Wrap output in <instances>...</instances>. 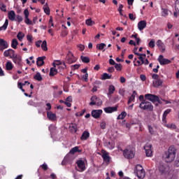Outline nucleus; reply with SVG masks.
<instances>
[{
  "label": "nucleus",
  "instance_id": "obj_51",
  "mask_svg": "<svg viewBox=\"0 0 179 179\" xmlns=\"http://www.w3.org/2000/svg\"><path fill=\"white\" fill-rule=\"evenodd\" d=\"M175 10H176V12H178V13L179 15V0H176V1Z\"/></svg>",
  "mask_w": 179,
  "mask_h": 179
},
{
  "label": "nucleus",
  "instance_id": "obj_52",
  "mask_svg": "<svg viewBox=\"0 0 179 179\" xmlns=\"http://www.w3.org/2000/svg\"><path fill=\"white\" fill-rule=\"evenodd\" d=\"M174 166L175 167H179V155H177V157L175 160Z\"/></svg>",
  "mask_w": 179,
  "mask_h": 179
},
{
  "label": "nucleus",
  "instance_id": "obj_1",
  "mask_svg": "<svg viewBox=\"0 0 179 179\" xmlns=\"http://www.w3.org/2000/svg\"><path fill=\"white\" fill-rule=\"evenodd\" d=\"M177 154V150L174 146L169 148L168 150L164 154V159L166 163H173V160H176V155Z\"/></svg>",
  "mask_w": 179,
  "mask_h": 179
},
{
  "label": "nucleus",
  "instance_id": "obj_4",
  "mask_svg": "<svg viewBox=\"0 0 179 179\" xmlns=\"http://www.w3.org/2000/svg\"><path fill=\"white\" fill-rule=\"evenodd\" d=\"M139 107L141 110H148V111L153 110V105H152V103L147 101H143L140 103Z\"/></svg>",
  "mask_w": 179,
  "mask_h": 179
},
{
  "label": "nucleus",
  "instance_id": "obj_40",
  "mask_svg": "<svg viewBox=\"0 0 179 179\" xmlns=\"http://www.w3.org/2000/svg\"><path fill=\"white\" fill-rule=\"evenodd\" d=\"M41 48L43 51H47L48 48H47V41H43L41 44Z\"/></svg>",
  "mask_w": 179,
  "mask_h": 179
},
{
  "label": "nucleus",
  "instance_id": "obj_24",
  "mask_svg": "<svg viewBox=\"0 0 179 179\" xmlns=\"http://www.w3.org/2000/svg\"><path fill=\"white\" fill-rule=\"evenodd\" d=\"M69 128L70 132H73V134H76V132H78V125L76 124H71Z\"/></svg>",
  "mask_w": 179,
  "mask_h": 179
},
{
  "label": "nucleus",
  "instance_id": "obj_12",
  "mask_svg": "<svg viewBox=\"0 0 179 179\" xmlns=\"http://www.w3.org/2000/svg\"><path fill=\"white\" fill-rule=\"evenodd\" d=\"M156 44L157 45V47L159 48V50L162 52H164V51H166V45H164V43H163V41H162V40L159 39L156 42Z\"/></svg>",
  "mask_w": 179,
  "mask_h": 179
},
{
  "label": "nucleus",
  "instance_id": "obj_55",
  "mask_svg": "<svg viewBox=\"0 0 179 179\" xmlns=\"http://www.w3.org/2000/svg\"><path fill=\"white\" fill-rule=\"evenodd\" d=\"M41 169H43V170H44V171H47V170H48V166L47 165V164L44 163L43 164H42L41 166Z\"/></svg>",
  "mask_w": 179,
  "mask_h": 179
},
{
  "label": "nucleus",
  "instance_id": "obj_56",
  "mask_svg": "<svg viewBox=\"0 0 179 179\" xmlns=\"http://www.w3.org/2000/svg\"><path fill=\"white\" fill-rule=\"evenodd\" d=\"M49 131L50 132H54V131H55V126L51 124L49 126Z\"/></svg>",
  "mask_w": 179,
  "mask_h": 179
},
{
  "label": "nucleus",
  "instance_id": "obj_44",
  "mask_svg": "<svg viewBox=\"0 0 179 179\" xmlns=\"http://www.w3.org/2000/svg\"><path fill=\"white\" fill-rule=\"evenodd\" d=\"M111 78V75H109L107 73H104L102 76V80H106L107 79H110Z\"/></svg>",
  "mask_w": 179,
  "mask_h": 179
},
{
  "label": "nucleus",
  "instance_id": "obj_18",
  "mask_svg": "<svg viewBox=\"0 0 179 179\" xmlns=\"http://www.w3.org/2000/svg\"><path fill=\"white\" fill-rule=\"evenodd\" d=\"M4 57H10L12 58V57L15 56V50L12 49H8L7 50H5L3 52Z\"/></svg>",
  "mask_w": 179,
  "mask_h": 179
},
{
  "label": "nucleus",
  "instance_id": "obj_9",
  "mask_svg": "<svg viewBox=\"0 0 179 179\" xmlns=\"http://www.w3.org/2000/svg\"><path fill=\"white\" fill-rule=\"evenodd\" d=\"M158 61L160 65H169V64L171 63V60H169V59H165L163 55H159Z\"/></svg>",
  "mask_w": 179,
  "mask_h": 179
},
{
  "label": "nucleus",
  "instance_id": "obj_50",
  "mask_svg": "<svg viewBox=\"0 0 179 179\" xmlns=\"http://www.w3.org/2000/svg\"><path fill=\"white\" fill-rule=\"evenodd\" d=\"M15 17L16 18L15 20H16V22H18L19 23H20V22H23L22 16L17 15H15Z\"/></svg>",
  "mask_w": 179,
  "mask_h": 179
},
{
  "label": "nucleus",
  "instance_id": "obj_21",
  "mask_svg": "<svg viewBox=\"0 0 179 179\" xmlns=\"http://www.w3.org/2000/svg\"><path fill=\"white\" fill-rule=\"evenodd\" d=\"M170 113H171V109H167L164 112V114L162 116V122L164 124H166V122H167L166 117H167V115H169V114H170Z\"/></svg>",
  "mask_w": 179,
  "mask_h": 179
},
{
  "label": "nucleus",
  "instance_id": "obj_43",
  "mask_svg": "<svg viewBox=\"0 0 179 179\" xmlns=\"http://www.w3.org/2000/svg\"><path fill=\"white\" fill-rule=\"evenodd\" d=\"M24 37V34H23L22 31H20L17 35V38H18V40L20 41H22V40H23V38Z\"/></svg>",
  "mask_w": 179,
  "mask_h": 179
},
{
  "label": "nucleus",
  "instance_id": "obj_57",
  "mask_svg": "<svg viewBox=\"0 0 179 179\" xmlns=\"http://www.w3.org/2000/svg\"><path fill=\"white\" fill-rule=\"evenodd\" d=\"M77 47L79 48L80 51H83L85 50V45L79 44Z\"/></svg>",
  "mask_w": 179,
  "mask_h": 179
},
{
  "label": "nucleus",
  "instance_id": "obj_48",
  "mask_svg": "<svg viewBox=\"0 0 179 179\" xmlns=\"http://www.w3.org/2000/svg\"><path fill=\"white\" fill-rule=\"evenodd\" d=\"M148 45L150 48H155V46L156 45L155 39H151V41L148 43Z\"/></svg>",
  "mask_w": 179,
  "mask_h": 179
},
{
  "label": "nucleus",
  "instance_id": "obj_25",
  "mask_svg": "<svg viewBox=\"0 0 179 179\" xmlns=\"http://www.w3.org/2000/svg\"><path fill=\"white\" fill-rule=\"evenodd\" d=\"M15 18H16V13H15V11L13 10H10L9 13H8V19L10 20H15Z\"/></svg>",
  "mask_w": 179,
  "mask_h": 179
},
{
  "label": "nucleus",
  "instance_id": "obj_20",
  "mask_svg": "<svg viewBox=\"0 0 179 179\" xmlns=\"http://www.w3.org/2000/svg\"><path fill=\"white\" fill-rule=\"evenodd\" d=\"M44 59H45V56L38 57L36 61L37 66H43L44 65Z\"/></svg>",
  "mask_w": 179,
  "mask_h": 179
},
{
  "label": "nucleus",
  "instance_id": "obj_23",
  "mask_svg": "<svg viewBox=\"0 0 179 179\" xmlns=\"http://www.w3.org/2000/svg\"><path fill=\"white\" fill-rule=\"evenodd\" d=\"M102 159H103V162L105 163H110V155H108V152H105L102 154Z\"/></svg>",
  "mask_w": 179,
  "mask_h": 179
},
{
  "label": "nucleus",
  "instance_id": "obj_39",
  "mask_svg": "<svg viewBox=\"0 0 179 179\" xmlns=\"http://www.w3.org/2000/svg\"><path fill=\"white\" fill-rule=\"evenodd\" d=\"M80 59H81V61L85 62V64H89V62H90V59L87 57L81 56Z\"/></svg>",
  "mask_w": 179,
  "mask_h": 179
},
{
  "label": "nucleus",
  "instance_id": "obj_59",
  "mask_svg": "<svg viewBox=\"0 0 179 179\" xmlns=\"http://www.w3.org/2000/svg\"><path fill=\"white\" fill-rule=\"evenodd\" d=\"M115 71V69H114V67L111 66L109 67L108 69V72H109L110 73H113V72H114Z\"/></svg>",
  "mask_w": 179,
  "mask_h": 179
},
{
  "label": "nucleus",
  "instance_id": "obj_15",
  "mask_svg": "<svg viewBox=\"0 0 179 179\" xmlns=\"http://www.w3.org/2000/svg\"><path fill=\"white\" fill-rule=\"evenodd\" d=\"M8 42L5 40L0 39V51H3L5 49L8 48Z\"/></svg>",
  "mask_w": 179,
  "mask_h": 179
},
{
  "label": "nucleus",
  "instance_id": "obj_13",
  "mask_svg": "<svg viewBox=\"0 0 179 179\" xmlns=\"http://www.w3.org/2000/svg\"><path fill=\"white\" fill-rule=\"evenodd\" d=\"M145 99L147 100H149L150 101H152V103L156 102V100H157V96L152 94H147L145 95Z\"/></svg>",
  "mask_w": 179,
  "mask_h": 179
},
{
  "label": "nucleus",
  "instance_id": "obj_7",
  "mask_svg": "<svg viewBox=\"0 0 179 179\" xmlns=\"http://www.w3.org/2000/svg\"><path fill=\"white\" fill-rule=\"evenodd\" d=\"M65 61L67 64H73V62H76V59L75 58V56H73V53L69 51L65 58Z\"/></svg>",
  "mask_w": 179,
  "mask_h": 179
},
{
  "label": "nucleus",
  "instance_id": "obj_47",
  "mask_svg": "<svg viewBox=\"0 0 179 179\" xmlns=\"http://www.w3.org/2000/svg\"><path fill=\"white\" fill-rule=\"evenodd\" d=\"M162 15L164 17L169 16V10L166 8H162Z\"/></svg>",
  "mask_w": 179,
  "mask_h": 179
},
{
  "label": "nucleus",
  "instance_id": "obj_54",
  "mask_svg": "<svg viewBox=\"0 0 179 179\" xmlns=\"http://www.w3.org/2000/svg\"><path fill=\"white\" fill-rule=\"evenodd\" d=\"M148 130H149V132L151 135H153V134H155V129H153V127L150 125H148Z\"/></svg>",
  "mask_w": 179,
  "mask_h": 179
},
{
  "label": "nucleus",
  "instance_id": "obj_42",
  "mask_svg": "<svg viewBox=\"0 0 179 179\" xmlns=\"http://www.w3.org/2000/svg\"><path fill=\"white\" fill-rule=\"evenodd\" d=\"M76 152H79V147L76 146L73 148L70 151L69 153L71 155H73L74 153H76Z\"/></svg>",
  "mask_w": 179,
  "mask_h": 179
},
{
  "label": "nucleus",
  "instance_id": "obj_22",
  "mask_svg": "<svg viewBox=\"0 0 179 179\" xmlns=\"http://www.w3.org/2000/svg\"><path fill=\"white\" fill-rule=\"evenodd\" d=\"M90 136V133L87 131H83V134L81 135L80 139L81 141H86Z\"/></svg>",
  "mask_w": 179,
  "mask_h": 179
},
{
  "label": "nucleus",
  "instance_id": "obj_38",
  "mask_svg": "<svg viewBox=\"0 0 179 179\" xmlns=\"http://www.w3.org/2000/svg\"><path fill=\"white\" fill-rule=\"evenodd\" d=\"M34 78L36 80H38V82H41V80H43V77H41V74L40 73H36Z\"/></svg>",
  "mask_w": 179,
  "mask_h": 179
},
{
  "label": "nucleus",
  "instance_id": "obj_33",
  "mask_svg": "<svg viewBox=\"0 0 179 179\" xmlns=\"http://www.w3.org/2000/svg\"><path fill=\"white\" fill-rule=\"evenodd\" d=\"M136 96V91H134L131 96L129 97L128 101V104L134 101L135 100V96Z\"/></svg>",
  "mask_w": 179,
  "mask_h": 179
},
{
  "label": "nucleus",
  "instance_id": "obj_45",
  "mask_svg": "<svg viewBox=\"0 0 179 179\" xmlns=\"http://www.w3.org/2000/svg\"><path fill=\"white\" fill-rule=\"evenodd\" d=\"M131 125H141V121L138 119H135L133 121L130 122Z\"/></svg>",
  "mask_w": 179,
  "mask_h": 179
},
{
  "label": "nucleus",
  "instance_id": "obj_3",
  "mask_svg": "<svg viewBox=\"0 0 179 179\" xmlns=\"http://www.w3.org/2000/svg\"><path fill=\"white\" fill-rule=\"evenodd\" d=\"M123 155L125 159H134L135 157V150L134 148H126L123 151Z\"/></svg>",
  "mask_w": 179,
  "mask_h": 179
},
{
  "label": "nucleus",
  "instance_id": "obj_31",
  "mask_svg": "<svg viewBox=\"0 0 179 179\" xmlns=\"http://www.w3.org/2000/svg\"><path fill=\"white\" fill-rule=\"evenodd\" d=\"M57 73H58V71H57V69H55V67H52L50 69V71L49 74L50 76H55Z\"/></svg>",
  "mask_w": 179,
  "mask_h": 179
},
{
  "label": "nucleus",
  "instance_id": "obj_35",
  "mask_svg": "<svg viewBox=\"0 0 179 179\" xmlns=\"http://www.w3.org/2000/svg\"><path fill=\"white\" fill-rule=\"evenodd\" d=\"M94 21L92 20V18L85 20V24H87V26H94Z\"/></svg>",
  "mask_w": 179,
  "mask_h": 179
},
{
  "label": "nucleus",
  "instance_id": "obj_64",
  "mask_svg": "<svg viewBox=\"0 0 179 179\" xmlns=\"http://www.w3.org/2000/svg\"><path fill=\"white\" fill-rule=\"evenodd\" d=\"M109 64H110V65H115L117 63H115V61H114V59H110Z\"/></svg>",
  "mask_w": 179,
  "mask_h": 179
},
{
  "label": "nucleus",
  "instance_id": "obj_53",
  "mask_svg": "<svg viewBox=\"0 0 179 179\" xmlns=\"http://www.w3.org/2000/svg\"><path fill=\"white\" fill-rule=\"evenodd\" d=\"M24 22L26 24H33V21L29 19V17H25Z\"/></svg>",
  "mask_w": 179,
  "mask_h": 179
},
{
  "label": "nucleus",
  "instance_id": "obj_14",
  "mask_svg": "<svg viewBox=\"0 0 179 179\" xmlns=\"http://www.w3.org/2000/svg\"><path fill=\"white\" fill-rule=\"evenodd\" d=\"M118 110V106H113V107H107L104 108L103 111L107 114H111V113H114Z\"/></svg>",
  "mask_w": 179,
  "mask_h": 179
},
{
  "label": "nucleus",
  "instance_id": "obj_46",
  "mask_svg": "<svg viewBox=\"0 0 179 179\" xmlns=\"http://www.w3.org/2000/svg\"><path fill=\"white\" fill-rule=\"evenodd\" d=\"M104 47H106V43H99L96 45L97 50H104Z\"/></svg>",
  "mask_w": 179,
  "mask_h": 179
},
{
  "label": "nucleus",
  "instance_id": "obj_34",
  "mask_svg": "<svg viewBox=\"0 0 179 179\" xmlns=\"http://www.w3.org/2000/svg\"><path fill=\"white\" fill-rule=\"evenodd\" d=\"M114 92H115V87H114L113 85H110L108 94L111 95L114 93Z\"/></svg>",
  "mask_w": 179,
  "mask_h": 179
},
{
  "label": "nucleus",
  "instance_id": "obj_63",
  "mask_svg": "<svg viewBox=\"0 0 179 179\" xmlns=\"http://www.w3.org/2000/svg\"><path fill=\"white\" fill-rule=\"evenodd\" d=\"M129 18L130 19V20H135L136 19V17L134 16V14L132 13L129 14Z\"/></svg>",
  "mask_w": 179,
  "mask_h": 179
},
{
  "label": "nucleus",
  "instance_id": "obj_62",
  "mask_svg": "<svg viewBox=\"0 0 179 179\" xmlns=\"http://www.w3.org/2000/svg\"><path fill=\"white\" fill-rule=\"evenodd\" d=\"M24 15L25 18H26V17H29V10L25 9V10H24Z\"/></svg>",
  "mask_w": 179,
  "mask_h": 179
},
{
  "label": "nucleus",
  "instance_id": "obj_6",
  "mask_svg": "<svg viewBox=\"0 0 179 179\" xmlns=\"http://www.w3.org/2000/svg\"><path fill=\"white\" fill-rule=\"evenodd\" d=\"M76 164L78 166L77 171L83 173V171H85V170H86V164H85V161L82 159H78L76 161Z\"/></svg>",
  "mask_w": 179,
  "mask_h": 179
},
{
  "label": "nucleus",
  "instance_id": "obj_10",
  "mask_svg": "<svg viewBox=\"0 0 179 179\" xmlns=\"http://www.w3.org/2000/svg\"><path fill=\"white\" fill-rule=\"evenodd\" d=\"M103 114V110L99 109V110H92L91 115L93 117V118H100V116Z\"/></svg>",
  "mask_w": 179,
  "mask_h": 179
},
{
  "label": "nucleus",
  "instance_id": "obj_8",
  "mask_svg": "<svg viewBox=\"0 0 179 179\" xmlns=\"http://www.w3.org/2000/svg\"><path fill=\"white\" fill-rule=\"evenodd\" d=\"M145 154L148 157H152L153 152L152 151V144L147 143L144 146Z\"/></svg>",
  "mask_w": 179,
  "mask_h": 179
},
{
  "label": "nucleus",
  "instance_id": "obj_5",
  "mask_svg": "<svg viewBox=\"0 0 179 179\" xmlns=\"http://www.w3.org/2000/svg\"><path fill=\"white\" fill-rule=\"evenodd\" d=\"M90 100V106H101L103 104V101L96 96H92Z\"/></svg>",
  "mask_w": 179,
  "mask_h": 179
},
{
  "label": "nucleus",
  "instance_id": "obj_37",
  "mask_svg": "<svg viewBox=\"0 0 179 179\" xmlns=\"http://www.w3.org/2000/svg\"><path fill=\"white\" fill-rule=\"evenodd\" d=\"M125 117H127V112L123 111V112L121 113L120 115H119L117 116V120H124V118H125Z\"/></svg>",
  "mask_w": 179,
  "mask_h": 179
},
{
  "label": "nucleus",
  "instance_id": "obj_36",
  "mask_svg": "<svg viewBox=\"0 0 179 179\" xmlns=\"http://www.w3.org/2000/svg\"><path fill=\"white\" fill-rule=\"evenodd\" d=\"M43 10L46 15H50V7L47 3L43 6Z\"/></svg>",
  "mask_w": 179,
  "mask_h": 179
},
{
  "label": "nucleus",
  "instance_id": "obj_30",
  "mask_svg": "<svg viewBox=\"0 0 179 179\" xmlns=\"http://www.w3.org/2000/svg\"><path fill=\"white\" fill-rule=\"evenodd\" d=\"M6 68L7 71H12V69H13V64L11 62H7L6 64Z\"/></svg>",
  "mask_w": 179,
  "mask_h": 179
},
{
  "label": "nucleus",
  "instance_id": "obj_60",
  "mask_svg": "<svg viewBox=\"0 0 179 179\" xmlns=\"http://www.w3.org/2000/svg\"><path fill=\"white\" fill-rule=\"evenodd\" d=\"M100 127L101 129H106V122H101Z\"/></svg>",
  "mask_w": 179,
  "mask_h": 179
},
{
  "label": "nucleus",
  "instance_id": "obj_58",
  "mask_svg": "<svg viewBox=\"0 0 179 179\" xmlns=\"http://www.w3.org/2000/svg\"><path fill=\"white\" fill-rule=\"evenodd\" d=\"M23 86H24V84L22 83H17V87L18 89H20V90H22V89H23Z\"/></svg>",
  "mask_w": 179,
  "mask_h": 179
},
{
  "label": "nucleus",
  "instance_id": "obj_2",
  "mask_svg": "<svg viewBox=\"0 0 179 179\" xmlns=\"http://www.w3.org/2000/svg\"><path fill=\"white\" fill-rule=\"evenodd\" d=\"M134 174H136L138 178L143 179L146 176V172L145 171V169H143L142 165L137 164L134 169Z\"/></svg>",
  "mask_w": 179,
  "mask_h": 179
},
{
  "label": "nucleus",
  "instance_id": "obj_19",
  "mask_svg": "<svg viewBox=\"0 0 179 179\" xmlns=\"http://www.w3.org/2000/svg\"><path fill=\"white\" fill-rule=\"evenodd\" d=\"M147 22L145 20H141L138 23V29L140 31L143 30L146 27Z\"/></svg>",
  "mask_w": 179,
  "mask_h": 179
},
{
  "label": "nucleus",
  "instance_id": "obj_16",
  "mask_svg": "<svg viewBox=\"0 0 179 179\" xmlns=\"http://www.w3.org/2000/svg\"><path fill=\"white\" fill-rule=\"evenodd\" d=\"M59 65H62V62H61L60 60H56L53 63V66H55V68L56 66H59V69H65V68H66V65H65L64 62L63 63L62 66H61Z\"/></svg>",
  "mask_w": 179,
  "mask_h": 179
},
{
  "label": "nucleus",
  "instance_id": "obj_28",
  "mask_svg": "<svg viewBox=\"0 0 179 179\" xmlns=\"http://www.w3.org/2000/svg\"><path fill=\"white\" fill-rule=\"evenodd\" d=\"M159 170L161 174H166L167 173V169L164 165H159Z\"/></svg>",
  "mask_w": 179,
  "mask_h": 179
},
{
  "label": "nucleus",
  "instance_id": "obj_11",
  "mask_svg": "<svg viewBox=\"0 0 179 179\" xmlns=\"http://www.w3.org/2000/svg\"><path fill=\"white\" fill-rule=\"evenodd\" d=\"M11 58L14 64H17L19 66H22V57L20 55H14Z\"/></svg>",
  "mask_w": 179,
  "mask_h": 179
},
{
  "label": "nucleus",
  "instance_id": "obj_27",
  "mask_svg": "<svg viewBox=\"0 0 179 179\" xmlns=\"http://www.w3.org/2000/svg\"><path fill=\"white\" fill-rule=\"evenodd\" d=\"M165 127H166V128H169V129H177V126L173 124V123H164Z\"/></svg>",
  "mask_w": 179,
  "mask_h": 179
},
{
  "label": "nucleus",
  "instance_id": "obj_32",
  "mask_svg": "<svg viewBox=\"0 0 179 179\" xmlns=\"http://www.w3.org/2000/svg\"><path fill=\"white\" fill-rule=\"evenodd\" d=\"M9 24V20H6L3 25L2 27H0V31L2 30H6L8 29V25Z\"/></svg>",
  "mask_w": 179,
  "mask_h": 179
},
{
  "label": "nucleus",
  "instance_id": "obj_29",
  "mask_svg": "<svg viewBox=\"0 0 179 179\" xmlns=\"http://www.w3.org/2000/svg\"><path fill=\"white\" fill-rule=\"evenodd\" d=\"M19 43L17 42V39L13 38L11 43V47L12 48H14V50H16L17 48V45Z\"/></svg>",
  "mask_w": 179,
  "mask_h": 179
},
{
  "label": "nucleus",
  "instance_id": "obj_49",
  "mask_svg": "<svg viewBox=\"0 0 179 179\" xmlns=\"http://www.w3.org/2000/svg\"><path fill=\"white\" fill-rule=\"evenodd\" d=\"M115 68L116 71H122V64H115Z\"/></svg>",
  "mask_w": 179,
  "mask_h": 179
},
{
  "label": "nucleus",
  "instance_id": "obj_26",
  "mask_svg": "<svg viewBox=\"0 0 179 179\" xmlns=\"http://www.w3.org/2000/svg\"><path fill=\"white\" fill-rule=\"evenodd\" d=\"M162 84H163V81L160 79L155 80L152 83L154 87H159V86H162Z\"/></svg>",
  "mask_w": 179,
  "mask_h": 179
},
{
  "label": "nucleus",
  "instance_id": "obj_17",
  "mask_svg": "<svg viewBox=\"0 0 179 179\" xmlns=\"http://www.w3.org/2000/svg\"><path fill=\"white\" fill-rule=\"evenodd\" d=\"M47 117L50 121H57V115L51 111L47 112Z\"/></svg>",
  "mask_w": 179,
  "mask_h": 179
},
{
  "label": "nucleus",
  "instance_id": "obj_61",
  "mask_svg": "<svg viewBox=\"0 0 179 179\" xmlns=\"http://www.w3.org/2000/svg\"><path fill=\"white\" fill-rule=\"evenodd\" d=\"M1 10H2L3 12H6V6L5 4L1 5Z\"/></svg>",
  "mask_w": 179,
  "mask_h": 179
},
{
  "label": "nucleus",
  "instance_id": "obj_41",
  "mask_svg": "<svg viewBox=\"0 0 179 179\" xmlns=\"http://www.w3.org/2000/svg\"><path fill=\"white\" fill-rule=\"evenodd\" d=\"M106 145L107 146V148H108V149H110V150H113L114 149V148H115V145H114V143H112L110 142L106 143Z\"/></svg>",
  "mask_w": 179,
  "mask_h": 179
}]
</instances>
